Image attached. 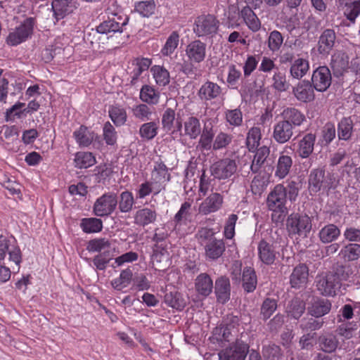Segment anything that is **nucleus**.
Listing matches in <instances>:
<instances>
[{
	"label": "nucleus",
	"instance_id": "09e8293b",
	"mask_svg": "<svg viewBox=\"0 0 360 360\" xmlns=\"http://www.w3.org/2000/svg\"><path fill=\"white\" fill-rule=\"evenodd\" d=\"M165 302L177 310H181L186 306V302L181 294L176 291L167 292L165 295Z\"/></svg>",
	"mask_w": 360,
	"mask_h": 360
},
{
	"label": "nucleus",
	"instance_id": "6e6d98bb",
	"mask_svg": "<svg viewBox=\"0 0 360 360\" xmlns=\"http://www.w3.org/2000/svg\"><path fill=\"white\" fill-rule=\"evenodd\" d=\"M358 327L356 322H342L336 328V332L338 335L349 340L353 337L354 332L357 330Z\"/></svg>",
	"mask_w": 360,
	"mask_h": 360
},
{
	"label": "nucleus",
	"instance_id": "37998d69",
	"mask_svg": "<svg viewBox=\"0 0 360 360\" xmlns=\"http://www.w3.org/2000/svg\"><path fill=\"white\" fill-rule=\"evenodd\" d=\"M325 172L322 169H314L309 176V188L313 192H318L323 186Z\"/></svg>",
	"mask_w": 360,
	"mask_h": 360
},
{
	"label": "nucleus",
	"instance_id": "052dcab7",
	"mask_svg": "<svg viewBox=\"0 0 360 360\" xmlns=\"http://www.w3.org/2000/svg\"><path fill=\"white\" fill-rule=\"evenodd\" d=\"M323 325V321L316 317L304 318L301 320L300 328L302 331L309 332L320 329Z\"/></svg>",
	"mask_w": 360,
	"mask_h": 360
},
{
	"label": "nucleus",
	"instance_id": "c03bdc74",
	"mask_svg": "<svg viewBox=\"0 0 360 360\" xmlns=\"http://www.w3.org/2000/svg\"><path fill=\"white\" fill-rule=\"evenodd\" d=\"M270 153V149L267 146H262L257 148L250 169L252 172L257 173L261 166L264 163Z\"/></svg>",
	"mask_w": 360,
	"mask_h": 360
},
{
	"label": "nucleus",
	"instance_id": "8fccbe9b",
	"mask_svg": "<svg viewBox=\"0 0 360 360\" xmlns=\"http://www.w3.org/2000/svg\"><path fill=\"white\" fill-rule=\"evenodd\" d=\"M80 226L85 233H98L103 229V221L94 217L84 218L81 221Z\"/></svg>",
	"mask_w": 360,
	"mask_h": 360
},
{
	"label": "nucleus",
	"instance_id": "de8ad7c7",
	"mask_svg": "<svg viewBox=\"0 0 360 360\" xmlns=\"http://www.w3.org/2000/svg\"><path fill=\"white\" fill-rule=\"evenodd\" d=\"M134 203V198L131 192L125 191L121 193L117 203L119 210L121 212L127 213L131 212Z\"/></svg>",
	"mask_w": 360,
	"mask_h": 360
},
{
	"label": "nucleus",
	"instance_id": "a878e982",
	"mask_svg": "<svg viewBox=\"0 0 360 360\" xmlns=\"http://www.w3.org/2000/svg\"><path fill=\"white\" fill-rule=\"evenodd\" d=\"M354 124L351 117H343L338 124L337 133L340 141H349L354 131Z\"/></svg>",
	"mask_w": 360,
	"mask_h": 360
},
{
	"label": "nucleus",
	"instance_id": "ea45409f",
	"mask_svg": "<svg viewBox=\"0 0 360 360\" xmlns=\"http://www.w3.org/2000/svg\"><path fill=\"white\" fill-rule=\"evenodd\" d=\"M191 202L186 201L181 205L179 210L175 214L174 221L176 226H181L186 224L187 221H191Z\"/></svg>",
	"mask_w": 360,
	"mask_h": 360
},
{
	"label": "nucleus",
	"instance_id": "39448f33",
	"mask_svg": "<svg viewBox=\"0 0 360 360\" xmlns=\"http://www.w3.org/2000/svg\"><path fill=\"white\" fill-rule=\"evenodd\" d=\"M238 169L236 160L225 158L214 162L210 167L211 174L218 179L231 178Z\"/></svg>",
	"mask_w": 360,
	"mask_h": 360
},
{
	"label": "nucleus",
	"instance_id": "0eeeda50",
	"mask_svg": "<svg viewBox=\"0 0 360 360\" xmlns=\"http://www.w3.org/2000/svg\"><path fill=\"white\" fill-rule=\"evenodd\" d=\"M219 27V21L212 15H201L197 18L193 28L198 37L215 34Z\"/></svg>",
	"mask_w": 360,
	"mask_h": 360
},
{
	"label": "nucleus",
	"instance_id": "4c0bfd02",
	"mask_svg": "<svg viewBox=\"0 0 360 360\" xmlns=\"http://www.w3.org/2000/svg\"><path fill=\"white\" fill-rule=\"evenodd\" d=\"M73 135L80 147L89 146L94 139V132L84 126H81L79 129L76 130Z\"/></svg>",
	"mask_w": 360,
	"mask_h": 360
},
{
	"label": "nucleus",
	"instance_id": "473e14b6",
	"mask_svg": "<svg viewBox=\"0 0 360 360\" xmlns=\"http://www.w3.org/2000/svg\"><path fill=\"white\" fill-rule=\"evenodd\" d=\"M238 333V331L237 328H233V327H232V328L229 329L227 327H224L220 325V326L214 329L212 338L217 341H235L237 339L236 337Z\"/></svg>",
	"mask_w": 360,
	"mask_h": 360
},
{
	"label": "nucleus",
	"instance_id": "ddd939ff",
	"mask_svg": "<svg viewBox=\"0 0 360 360\" xmlns=\"http://www.w3.org/2000/svg\"><path fill=\"white\" fill-rule=\"evenodd\" d=\"M207 45L200 40L190 42L186 49V55L191 63H200L206 57Z\"/></svg>",
	"mask_w": 360,
	"mask_h": 360
},
{
	"label": "nucleus",
	"instance_id": "aec40b11",
	"mask_svg": "<svg viewBox=\"0 0 360 360\" xmlns=\"http://www.w3.org/2000/svg\"><path fill=\"white\" fill-rule=\"evenodd\" d=\"M221 91L222 89L218 84L207 81L200 88L198 96L200 100L208 101L219 97Z\"/></svg>",
	"mask_w": 360,
	"mask_h": 360
},
{
	"label": "nucleus",
	"instance_id": "9d476101",
	"mask_svg": "<svg viewBox=\"0 0 360 360\" xmlns=\"http://www.w3.org/2000/svg\"><path fill=\"white\" fill-rule=\"evenodd\" d=\"M9 255V261L13 262L16 266L17 272L20 269V264L22 260L21 252L19 248L11 247L10 240L6 236H0V261L5 258L6 253Z\"/></svg>",
	"mask_w": 360,
	"mask_h": 360
},
{
	"label": "nucleus",
	"instance_id": "680f3d73",
	"mask_svg": "<svg viewBox=\"0 0 360 360\" xmlns=\"http://www.w3.org/2000/svg\"><path fill=\"white\" fill-rule=\"evenodd\" d=\"M262 354L265 359L269 360H278L282 356L280 347L274 343L264 345Z\"/></svg>",
	"mask_w": 360,
	"mask_h": 360
},
{
	"label": "nucleus",
	"instance_id": "412c9836",
	"mask_svg": "<svg viewBox=\"0 0 360 360\" xmlns=\"http://www.w3.org/2000/svg\"><path fill=\"white\" fill-rule=\"evenodd\" d=\"M214 288L213 281L206 273L200 274L195 279V289L198 295L203 297H208Z\"/></svg>",
	"mask_w": 360,
	"mask_h": 360
},
{
	"label": "nucleus",
	"instance_id": "864d4df0",
	"mask_svg": "<svg viewBox=\"0 0 360 360\" xmlns=\"http://www.w3.org/2000/svg\"><path fill=\"white\" fill-rule=\"evenodd\" d=\"M150 71L158 85L165 86L169 83V73L163 67L155 65Z\"/></svg>",
	"mask_w": 360,
	"mask_h": 360
},
{
	"label": "nucleus",
	"instance_id": "72a5a7b5",
	"mask_svg": "<svg viewBox=\"0 0 360 360\" xmlns=\"http://www.w3.org/2000/svg\"><path fill=\"white\" fill-rule=\"evenodd\" d=\"M339 255L345 262H354L360 258V244L348 243L344 245L339 253Z\"/></svg>",
	"mask_w": 360,
	"mask_h": 360
},
{
	"label": "nucleus",
	"instance_id": "49530a36",
	"mask_svg": "<svg viewBox=\"0 0 360 360\" xmlns=\"http://www.w3.org/2000/svg\"><path fill=\"white\" fill-rule=\"evenodd\" d=\"M132 271L129 268L126 269L121 271L118 278H115L111 281V285L114 289L117 290H122L124 288L128 286L132 281Z\"/></svg>",
	"mask_w": 360,
	"mask_h": 360
},
{
	"label": "nucleus",
	"instance_id": "f03ea898",
	"mask_svg": "<svg viewBox=\"0 0 360 360\" xmlns=\"http://www.w3.org/2000/svg\"><path fill=\"white\" fill-rule=\"evenodd\" d=\"M286 228L290 236L306 238L311 229V221L307 215L292 214L287 219Z\"/></svg>",
	"mask_w": 360,
	"mask_h": 360
},
{
	"label": "nucleus",
	"instance_id": "69168bd1",
	"mask_svg": "<svg viewBox=\"0 0 360 360\" xmlns=\"http://www.w3.org/2000/svg\"><path fill=\"white\" fill-rule=\"evenodd\" d=\"M214 138V133L212 128L205 127L200 136L199 146L202 150H210L212 147V143Z\"/></svg>",
	"mask_w": 360,
	"mask_h": 360
},
{
	"label": "nucleus",
	"instance_id": "423d86ee",
	"mask_svg": "<svg viewBox=\"0 0 360 360\" xmlns=\"http://www.w3.org/2000/svg\"><path fill=\"white\" fill-rule=\"evenodd\" d=\"M35 24L34 18H27L24 22L7 37L6 41L9 45L16 46L28 39L32 34Z\"/></svg>",
	"mask_w": 360,
	"mask_h": 360
},
{
	"label": "nucleus",
	"instance_id": "20e7f679",
	"mask_svg": "<svg viewBox=\"0 0 360 360\" xmlns=\"http://www.w3.org/2000/svg\"><path fill=\"white\" fill-rule=\"evenodd\" d=\"M249 351V345L244 341L236 339L229 346L218 353L219 360H245Z\"/></svg>",
	"mask_w": 360,
	"mask_h": 360
},
{
	"label": "nucleus",
	"instance_id": "f3484780",
	"mask_svg": "<svg viewBox=\"0 0 360 360\" xmlns=\"http://www.w3.org/2000/svg\"><path fill=\"white\" fill-rule=\"evenodd\" d=\"M336 40V34L333 29L325 30L318 41V51L321 55H328L333 49Z\"/></svg>",
	"mask_w": 360,
	"mask_h": 360
},
{
	"label": "nucleus",
	"instance_id": "a18cd8bd",
	"mask_svg": "<svg viewBox=\"0 0 360 360\" xmlns=\"http://www.w3.org/2000/svg\"><path fill=\"white\" fill-rule=\"evenodd\" d=\"M185 135L188 136L191 139H196L201 132V127L200 121L195 117H188L184 122Z\"/></svg>",
	"mask_w": 360,
	"mask_h": 360
},
{
	"label": "nucleus",
	"instance_id": "4be33fe9",
	"mask_svg": "<svg viewBox=\"0 0 360 360\" xmlns=\"http://www.w3.org/2000/svg\"><path fill=\"white\" fill-rule=\"evenodd\" d=\"M309 269L306 264H300L295 266L290 275V283L292 288H300L304 286L308 279Z\"/></svg>",
	"mask_w": 360,
	"mask_h": 360
},
{
	"label": "nucleus",
	"instance_id": "bb28decb",
	"mask_svg": "<svg viewBox=\"0 0 360 360\" xmlns=\"http://www.w3.org/2000/svg\"><path fill=\"white\" fill-rule=\"evenodd\" d=\"M339 4L347 19L354 23L360 14V0H339Z\"/></svg>",
	"mask_w": 360,
	"mask_h": 360
},
{
	"label": "nucleus",
	"instance_id": "2eb2a0df",
	"mask_svg": "<svg viewBox=\"0 0 360 360\" xmlns=\"http://www.w3.org/2000/svg\"><path fill=\"white\" fill-rule=\"evenodd\" d=\"M315 89L309 80H302L293 88L292 92L295 98L302 102H311L315 98Z\"/></svg>",
	"mask_w": 360,
	"mask_h": 360
},
{
	"label": "nucleus",
	"instance_id": "5701e85b",
	"mask_svg": "<svg viewBox=\"0 0 360 360\" xmlns=\"http://www.w3.org/2000/svg\"><path fill=\"white\" fill-rule=\"evenodd\" d=\"M319 349L326 353L334 352L339 345V340L336 335L333 333H325L319 335L317 339Z\"/></svg>",
	"mask_w": 360,
	"mask_h": 360
},
{
	"label": "nucleus",
	"instance_id": "4d7b16f0",
	"mask_svg": "<svg viewBox=\"0 0 360 360\" xmlns=\"http://www.w3.org/2000/svg\"><path fill=\"white\" fill-rule=\"evenodd\" d=\"M261 130L259 127H252L247 135L246 144L250 151L257 148L261 139Z\"/></svg>",
	"mask_w": 360,
	"mask_h": 360
},
{
	"label": "nucleus",
	"instance_id": "f704fd0d",
	"mask_svg": "<svg viewBox=\"0 0 360 360\" xmlns=\"http://www.w3.org/2000/svg\"><path fill=\"white\" fill-rule=\"evenodd\" d=\"M292 165V159L290 156L283 153L278 158L275 175L279 179L285 178L290 172Z\"/></svg>",
	"mask_w": 360,
	"mask_h": 360
},
{
	"label": "nucleus",
	"instance_id": "6ab92c4d",
	"mask_svg": "<svg viewBox=\"0 0 360 360\" xmlns=\"http://www.w3.org/2000/svg\"><path fill=\"white\" fill-rule=\"evenodd\" d=\"M294 129L281 120L274 126L273 139L280 144L287 143L292 137Z\"/></svg>",
	"mask_w": 360,
	"mask_h": 360
},
{
	"label": "nucleus",
	"instance_id": "b1692460",
	"mask_svg": "<svg viewBox=\"0 0 360 360\" xmlns=\"http://www.w3.org/2000/svg\"><path fill=\"white\" fill-rule=\"evenodd\" d=\"M316 135L307 133L299 141L297 153L302 158H307L314 151Z\"/></svg>",
	"mask_w": 360,
	"mask_h": 360
},
{
	"label": "nucleus",
	"instance_id": "dca6fc26",
	"mask_svg": "<svg viewBox=\"0 0 360 360\" xmlns=\"http://www.w3.org/2000/svg\"><path fill=\"white\" fill-rule=\"evenodd\" d=\"M280 116L281 120L293 129L300 127L306 120L305 115L300 110L292 107L285 108Z\"/></svg>",
	"mask_w": 360,
	"mask_h": 360
},
{
	"label": "nucleus",
	"instance_id": "5fc2aeb1",
	"mask_svg": "<svg viewBox=\"0 0 360 360\" xmlns=\"http://www.w3.org/2000/svg\"><path fill=\"white\" fill-rule=\"evenodd\" d=\"M159 93L150 86L144 85L140 91L141 99L150 104H156L159 101Z\"/></svg>",
	"mask_w": 360,
	"mask_h": 360
},
{
	"label": "nucleus",
	"instance_id": "cd10ccee",
	"mask_svg": "<svg viewBox=\"0 0 360 360\" xmlns=\"http://www.w3.org/2000/svg\"><path fill=\"white\" fill-rule=\"evenodd\" d=\"M331 309L330 302L325 298L314 299L311 306L308 307L309 313L316 318L327 314Z\"/></svg>",
	"mask_w": 360,
	"mask_h": 360
},
{
	"label": "nucleus",
	"instance_id": "603ef678",
	"mask_svg": "<svg viewBox=\"0 0 360 360\" xmlns=\"http://www.w3.org/2000/svg\"><path fill=\"white\" fill-rule=\"evenodd\" d=\"M96 159L91 153L89 152H78L76 153L75 158V167L78 168H87L94 165Z\"/></svg>",
	"mask_w": 360,
	"mask_h": 360
},
{
	"label": "nucleus",
	"instance_id": "79ce46f5",
	"mask_svg": "<svg viewBox=\"0 0 360 360\" xmlns=\"http://www.w3.org/2000/svg\"><path fill=\"white\" fill-rule=\"evenodd\" d=\"M151 64V60L148 58H136L132 61V65L134 67L131 72V83L134 84L141 73L146 71Z\"/></svg>",
	"mask_w": 360,
	"mask_h": 360
},
{
	"label": "nucleus",
	"instance_id": "f8f14e48",
	"mask_svg": "<svg viewBox=\"0 0 360 360\" xmlns=\"http://www.w3.org/2000/svg\"><path fill=\"white\" fill-rule=\"evenodd\" d=\"M258 256L260 261L266 265H271L279 257V252L274 243L262 240L257 246Z\"/></svg>",
	"mask_w": 360,
	"mask_h": 360
},
{
	"label": "nucleus",
	"instance_id": "6e6552de",
	"mask_svg": "<svg viewBox=\"0 0 360 360\" xmlns=\"http://www.w3.org/2000/svg\"><path fill=\"white\" fill-rule=\"evenodd\" d=\"M316 288L320 293L325 296H335L342 288L346 289L345 285L339 284L335 278L328 272L325 276L316 278Z\"/></svg>",
	"mask_w": 360,
	"mask_h": 360
},
{
	"label": "nucleus",
	"instance_id": "393cba45",
	"mask_svg": "<svg viewBox=\"0 0 360 360\" xmlns=\"http://www.w3.org/2000/svg\"><path fill=\"white\" fill-rule=\"evenodd\" d=\"M157 212L154 208L143 207L137 210L134 214V223L141 226L153 224L157 219Z\"/></svg>",
	"mask_w": 360,
	"mask_h": 360
},
{
	"label": "nucleus",
	"instance_id": "e433bc0d",
	"mask_svg": "<svg viewBox=\"0 0 360 360\" xmlns=\"http://www.w3.org/2000/svg\"><path fill=\"white\" fill-rule=\"evenodd\" d=\"M309 61L304 58H297L292 64L290 68V73L293 78L301 79L309 71Z\"/></svg>",
	"mask_w": 360,
	"mask_h": 360
},
{
	"label": "nucleus",
	"instance_id": "bf43d9fd",
	"mask_svg": "<svg viewBox=\"0 0 360 360\" xmlns=\"http://www.w3.org/2000/svg\"><path fill=\"white\" fill-rule=\"evenodd\" d=\"M277 309V302L274 299L266 298L261 306L260 315L264 321L271 317Z\"/></svg>",
	"mask_w": 360,
	"mask_h": 360
},
{
	"label": "nucleus",
	"instance_id": "c9c22d12",
	"mask_svg": "<svg viewBox=\"0 0 360 360\" xmlns=\"http://www.w3.org/2000/svg\"><path fill=\"white\" fill-rule=\"evenodd\" d=\"M240 15L252 31L257 32L259 30L261 26L260 21L249 6L244 7L241 10Z\"/></svg>",
	"mask_w": 360,
	"mask_h": 360
},
{
	"label": "nucleus",
	"instance_id": "1a4fd4ad",
	"mask_svg": "<svg viewBox=\"0 0 360 360\" xmlns=\"http://www.w3.org/2000/svg\"><path fill=\"white\" fill-rule=\"evenodd\" d=\"M332 75L330 70L326 66H319L313 71L310 82L316 91H326L330 86Z\"/></svg>",
	"mask_w": 360,
	"mask_h": 360
},
{
	"label": "nucleus",
	"instance_id": "338daca9",
	"mask_svg": "<svg viewBox=\"0 0 360 360\" xmlns=\"http://www.w3.org/2000/svg\"><path fill=\"white\" fill-rule=\"evenodd\" d=\"M110 248V243L105 238H96L89 241L86 249L89 252H101Z\"/></svg>",
	"mask_w": 360,
	"mask_h": 360
},
{
	"label": "nucleus",
	"instance_id": "a211bd4d",
	"mask_svg": "<svg viewBox=\"0 0 360 360\" xmlns=\"http://www.w3.org/2000/svg\"><path fill=\"white\" fill-rule=\"evenodd\" d=\"M214 293L219 302L224 304L230 300L231 284L229 279L224 276L215 281Z\"/></svg>",
	"mask_w": 360,
	"mask_h": 360
},
{
	"label": "nucleus",
	"instance_id": "f257e3e1",
	"mask_svg": "<svg viewBox=\"0 0 360 360\" xmlns=\"http://www.w3.org/2000/svg\"><path fill=\"white\" fill-rule=\"evenodd\" d=\"M125 22L120 23L115 19H109L101 22L96 27V30H92L86 36V41H89L92 46H98L99 42L97 39H101L99 34H102L103 39H108L112 37V33L122 32V27L125 25Z\"/></svg>",
	"mask_w": 360,
	"mask_h": 360
},
{
	"label": "nucleus",
	"instance_id": "13d9d810",
	"mask_svg": "<svg viewBox=\"0 0 360 360\" xmlns=\"http://www.w3.org/2000/svg\"><path fill=\"white\" fill-rule=\"evenodd\" d=\"M109 115L116 126L123 125L127 120V113L124 108L112 106L109 110Z\"/></svg>",
	"mask_w": 360,
	"mask_h": 360
},
{
	"label": "nucleus",
	"instance_id": "9b49d317",
	"mask_svg": "<svg viewBox=\"0 0 360 360\" xmlns=\"http://www.w3.org/2000/svg\"><path fill=\"white\" fill-rule=\"evenodd\" d=\"M53 17L58 21L72 13L79 6L77 0H53Z\"/></svg>",
	"mask_w": 360,
	"mask_h": 360
},
{
	"label": "nucleus",
	"instance_id": "c756f323",
	"mask_svg": "<svg viewBox=\"0 0 360 360\" xmlns=\"http://www.w3.org/2000/svg\"><path fill=\"white\" fill-rule=\"evenodd\" d=\"M223 202L222 196L217 193L210 195L199 207L200 212L207 214L218 210Z\"/></svg>",
	"mask_w": 360,
	"mask_h": 360
},
{
	"label": "nucleus",
	"instance_id": "0e129e2a",
	"mask_svg": "<svg viewBox=\"0 0 360 360\" xmlns=\"http://www.w3.org/2000/svg\"><path fill=\"white\" fill-rule=\"evenodd\" d=\"M158 133V126L154 122H150L142 124L139 129V134L143 139H153Z\"/></svg>",
	"mask_w": 360,
	"mask_h": 360
},
{
	"label": "nucleus",
	"instance_id": "c85d7f7f",
	"mask_svg": "<svg viewBox=\"0 0 360 360\" xmlns=\"http://www.w3.org/2000/svg\"><path fill=\"white\" fill-rule=\"evenodd\" d=\"M225 251V244L223 240L213 239L205 244V255L210 259H217Z\"/></svg>",
	"mask_w": 360,
	"mask_h": 360
},
{
	"label": "nucleus",
	"instance_id": "774afa93",
	"mask_svg": "<svg viewBox=\"0 0 360 360\" xmlns=\"http://www.w3.org/2000/svg\"><path fill=\"white\" fill-rule=\"evenodd\" d=\"M179 35L176 32H173L167 39L166 44L162 49L163 55L168 56L174 52L178 46Z\"/></svg>",
	"mask_w": 360,
	"mask_h": 360
},
{
	"label": "nucleus",
	"instance_id": "3c124183",
	"mask_svg": "<svg viewBox=\"0 0 360 360\" xmlns=\"http://www.w3.org/2000/svg\"><path fill=\"white\" fill-rule=\"evenodd\" d=\"M153 180L167 182L170 179V174L168 173L167 166L161 161L156 162L154 169L151 173Z\"/></svg>",
	"mask_w": 360,
	"mask_h": 360
},
{
	"label": "nucleus",
	"instance_id": "7ed1b4c3",
	"mask_svg": "<svg viewBox=\"0 0 360 360\" xmlns=\"http://www.w3.org/2000/svg\"><path fill=\"white\" fill-rule=\"evenodd\" d=\"M117 203L118 198L115 193H105L94 202V213L98 217L109 216L115 210Z\"/></svg>",
	"mask_w": 360,
	"mask_h": 360
},
{
	"label": "nucleus",
	"instance_id": "2f4dec72",
	"mask_svg": "<svg viewBox=\"0 0 360 360\" xmlns=\"http://www.w3.org/2000/svg\"><path fill=\"white\" fill-rule=\"evenodd\" d=\"M257 278L255 269L252 267H245L242 275V286L247 292H253L257 287Z\"/></svg>",
	"mask_w": 360,
	"mask_h": 360
},
{
	"label": "nucleus",
	"instance_id": "4468645a",
	"mask_svg": "<svg viewBox=\"0 0 360 360\" xmlns=\"http://www.w3.org/2000/svg\"><path fill=\"white\" fill-rule=\"evenodd\" d=\"M286 198L285 188L282 184L276 185L267 198L269 210L287 209L285 207Z\"/></svg>",
	"mask_w": 360,
	"mask_h": 360
},
{
	"label": "nucleus",
	"instance_id": "a19ab883",
	"mask_svg": "<svg viewBox=\"0 0 360 360\" xmlns=\"http://www.w3.org/2000/svg\"><path fill=\"white\" fill-rule=\"evenodd\" d=\"M305 311L304 302L298 297L290 300L287 306L286 312L289 316L298 319Z\"/></svg>",
	"mask_w": 360,
	"mask_h": 360
},
{
	"label": "nucleus",
	"instance_id": "e2e57ef3",
	"mask_svg": "<svg viewBox=\"0 0 360 360\" xmlns=\"http://www.w3.org/2000/svg\"><path fill=\"white\" fill-rule=\"evenodd\" d=\"M155 9V3L153 0L139 1L135 5V10L143 17L152 15Z\"/></svg>",
	"mask_w": 360,
	"mask_h": 360
},
{
	"label": "nucleus",
	"instance_id": "58836bf2",
	"mask_svg": "<svg viewBox=\"0 0 360 360\" xmlns=\"http://www.w3.org/2000/svg\"><path fill=\"white\" fill-rule=\"evenodd\" d=\"M329 272L339 284H342L343 281H348L353 274L352 269L350 266L338 264L334 266L332 271Z\"/></svg>",
	"mask_w": 360,
	"mask_h": 360
},
{
	"label": "nucleus",
	"instance_id": "7c9ffc66",
	"mask_svg": "<svg viewBox=\"0 0 360 360\" xmlns=\"http://www.w3.org/2000/svg\"><path fill=\"white\" fill-rule=\"evenodd\" d=\"M340 229L334 224H328L322 227L319 232V240L323 243L335 241L340 236Z\"/></svg>",
	"mask_w": 360,
	"mask_h": 360
}]
</instances>
